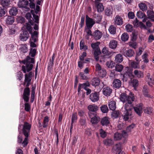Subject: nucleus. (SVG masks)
<instances>
[{"label": "nucleus", "instance_id": "f257e3e1", "mask_svg": "<svg viewBox=\"0 0 154 154\" xmlns=\"http://www.w3.org/2000/svg\"><path fill=\"white\" fill-rule=\"evenodd\" d=\"M22 62L23 64L25 65V66H22V71L24 73L29 72L32 70L33 67V64L35 63L34 58H31L28 56Z\"/></svg>", "mask_w": 154, "mask_h": 154}, {"label": "nucleus", "instance_id": "f03ea898", "mask_svg": "<svg viewBox=\"0 0 154 154\" xmlns=\"http://www.w3.org/2000/svg\"><path fill=\"white\" fill-rule=\"evenodd\" d=\"M31 125L28 122H25L23 126L22 131L25 137L22 143L23 146L24 147L26 146L28 143V137L29 136V133L30 132Z\"/></svg>", "mask_w": 154, "mask_h": 154}, {"label": "nucleus", "instance_id": "7ed1b4c3", "mask_svg": "<svg viewBox=\"0 0 154 154\" xmlns=\"http://www.w3.org/2000/svg\"><path fill=\"white\" fill-rule=\"evenodd\" d=\"M94 20L89 17L87 15L86 16V25L88 29H91L95 24Z\"/></svg>", "mask_w": 154, "mask_h": 154}, {"label": "nucleus", "instance_id": "20e7f679", "mask_svg": "<svg viewBox=\"0 0 154 154\" xmlns=\"http://www.w3.org/2000/svg\"><path fill=\"white\" fill-rule=\"evenodd\" d=\"M130 100L129 99V101L125 103V110L129 111H131V110L133 108L132 103L134 100V98H130Z\"/></svg>", "mask_w": 154, "mask_h": 154}, {"label": "nucleus", "instance_id": "39448f33", "mask_svg": "<svg viewBox=\"0 0 154 154\" xmlns=\"http://www.w3.org/2000/svg\"><path fill=\"white\" fill-rule=\"evenodd\" d=\"M134 94H131V95L128 96L125 93H122L120 96V99L121 101L123 103H126L129 101L130 98H134Z\"/></svg>", "mask_w": 154, "mask_h": 154}, {"label": "nucleus", "instance_id": "423d86ee", "mask_svg": "<svg viewBox=\"0 0 154 154\" xmlns=\"http://www.w3.org/2000/svg\"><path fill=\"white\" fill-rule=\"evenodd\" d=\"M29 37V34L26 30L22 31L19 35V38L22 41H26Z\"/></svg>", "mask_w": 154, "mask_h": 154}, {"label": "nucleus", "instance_id": "0eeeda50", "mask_svg": "<svg viewBox=\"0 0 154 154\" xmlns=\"http://www.w3.org/2000/svg\"><path fill=\"white\" fill-rule=\"evenodd\" d=\"M28 4L29 2L28 1L22 0L19 1L17 5L19 8H25L26 11H28L29 10V8L27 7Z\"/></svg>", "mask_w": 154, "mask_h": 154}, {"label": "nucleus", "instance_id": "6e6552de", "mask_svg": "<svg viewBox=\"0 0 154 154\" xmlns=\"http://www.w3.org/2000/svg\"><path fill=\"white\" fill-rule=\"evenodd\" d=\"M114 24L118 26H121L123 23V21L122 17L119 15L116 16L113 19Z\"/></svg>", "mask_w": 154, "mask_h": 154}, {"label": "nucleus", "instance_id": "1a4fd4ad", "mask_svg": "<svg viewBox=\"0 0 154 154\" xmlns=\"http://www.w3.org/2000/svg\"><path fill=\"white\" fill-rule=\"evenodd\" d=\"M142 105L139 103L134 106L133 108L135 112L139 116H140L142 113Z\"/></svg>", "mask_w": 154, "mask_h": 154}, {"label": "nucleus", "instance_id": "9d476101", "mask_svg": "<svg viewBox=\"0 0 154 154\" xmlns=\"http://www.w3.org/2000/svg\"><path fill=\"white\" fill-rule=\"evenodd\" d=\"M103 33L102 32L98 30L94 31L93 32V37L95 40H99L102 37Z\"/></svg>", "mask_w": 154, "mask_h": 154}, {"label": "nucleus", "instance_id": "9b49d317", "mask_svg": "<svg viewBox=\"0 0 154 154\" xmlns=\"http://www.w3.org/2000/svg\"><path fill=\"white\" fill-rule=\"evenodd\" d=\"M90 85V84L88 81L83 84H79L78 87V92H79L82 91V89H84L85 90L88 87H89Z\"/></svg>", "mask_w": 154, "mask_h": 154}, {"label": "nucleus", "instance_id": "f8f14e48", "mask_svg": "<svg viewBox=\"0 0 154 154\" xmlns=\"http://www.w3.org/2000/svg\"><path fill=\"white\" fill-rule=\"evenodd\" d=\"M90 99L92 102L97 101L99 99V94L97 92L92 93L90 95Z\"/></svg>", "mask_w": 154, "mask_h": 154}, {"label": "nucleus", "instance_id": "ddd939ff", "mask_svg": "<svg viewBox=\"0 0 154 154\" xmlns=\"http://www.w3.org/2000/svg\"><path fill=\"white\" fill-rule=\"evenodd\" d=\"M137 15L138 18H143L142 20L143 22H145L148 20V18L146 17V15L141 11H138L137 14Z\"/></svg>", "mask_w": 154, "mask_h": 154}, {"label": "nucleus", "instance_id": "4468645a", "mask_svg": "<svg viewBox=\"0 0 154 154\" xmlns=\"http://www.w3.org/2000/svg\"><path fill=\"white\" fill-rule=\"evenodd\" d=\"M122 85V82L118 79H114L112 82V86L114 88H119Z\"/></svg>", "mask_w": 154, "mask_h": 154}, {"label": "nucleus", "instance_id": "2eb2a0df", "mask_svg": "<svg viewBox=\"0 0 154 154\" xmlns=\"http://www.w3.org/2000/svg\"><path fill=\"white\" fill-rule=\"evenodd\" d=\"M31 35V38L30 40L33 41L34 42H36L38 40V32L37 31H34L30 33Z\"/></svg>", "mask_w": 154, "mask_h": 154}, {"label": "nucleus", "instance_id": "dca6fc26", "mask_svg": "<svg viewBox=\"0 0 154 154\" xmlns=\"http://www.w3.org/2000/svg\"><path fill=\"white\" fill-rule=\"evenodd\" d=\"M103 94L106 96H109L112 92V90L109 87H106L103 89Z\"/></svg>", "mask_w": 154, "mask_h": 154}, {"label": "nucleus", "instance_id": "f3484780", "mask_svg": "<svg viewBox=\"0 0 154 154\" xmlns=\"http://www.w3.org/2000/svg\"><path fill=\"white\" fill-rule=\"evenodd\" d=\"M146 79L149 85L151 87L154 85V80L152 76L150 73H148L146 75Z\"/></svg>", "mask_w": 154, "mask_h": 154}, {"label": "nucleus", "instance_id": "a211bd4d", "mask_svg": "<svg viewBox=\"0 0 154 154\" xmlns=\"http://www.w3.org/2000/svg\"><path fill=\"white\" fill-rule=\"evenodd\" d=\"M100 122L103 126H108L110 123L109 119L107 117H104L101 119Z\"/></svg>", "mask_w": 154, "mask_h": 154}, {"label": "nucleus", "instance_id": "6ab92c4d", "mask_svg": "<svg viewBox=\"0 0 154 154\" xmlns=\"http://www.w3.org/2000/svg\"><path fill=\"white\" fill-rule=\"evenodd\" d=\"M123 54L125 56L129 57L133 56L134 54V52L132 49L123 51Z\"/></svg>", "mask_w": 154, "mask_h": 154}, {"label": "nucleus", "instance_id": "aec40b11", "mask_svg": "<svg viewBox=\"0 0 154 154\" xmlns=\"http://www.w3.org/2000/svg\"><path fill=\"white\" fill-rule=\"evenodd\" d=\"M102 51V53L104 54V57L105 58H109V55L111 54V52L109 51L108 48L106 47L103 48Z\"/></svg>", "mask_w": 154, "mask_h": 154}, {"label": "nucleus", "instance_id": "412c9836", "mask_svg": "<svg viewBox=\"0 0 154 154\" xmlns=\"http://www.w3.org/2000/svg\"><path fill=\"white\" fill-rule=\"evenodd\" d=\"M132 115L131 111H127L125 110L122 115L123 119L125 121H127L129 117Z\"/></svg>", "mask_w": 154, "mask_h": 154}, {"label": "nucleus", "instance_id": "4be33fe9", "mask_svg": "<svg viewBox=\"0 0 154 154\" xmlns=\"http://www.w3.org/2000/svg\"><path fill=\"white\" fill-rule=\"evenodd\" d=\"M100 82L99 79L98 78L95 77L91 80L90 83L93 86L95 87L99 85Z\"/></svg>", "mask_w": 154, "mask_h": 154}, {"label": "nucleus", "instance_id": "5701e85b", "mask_svg": "<svg viewBox=\"0 0 154 154\" xmlns=\"http://www.w3.org/2000/svg\"><path fill=\"white\" fill-rule=\"evenodd\" d=\"M149 88L147 85H144L143 88L142 92L145 97H151V95L148 94Z\"/></svg>", "mask_w": 154, "mask_h": 154}, {"label": "nucleus", "instance_id": "b1692460", "mask_svg": "<svg viewBox=\"0 0 154 154\" xmlns=\"http://www.w3.org/2000/svg\"><path fill=\"white\" fill-rule=\"evenodd\" d=\"M23 125L20 124H19L18 127V130L19 132V134L17 137V142L19 143H22L23 141L22 137L20 135L21 133V131L20 128L21 127L23 126Z\"/></svg>", "mask_w": 154, "mask_h": 154}, {"label": "nucleus", "instance_id": "393cba45", "mask_svg": "<svg viewBox=\"0 0 154 154\" xmlns=\"http://www.w3.org/2000/svg\"><path fill=\"white\" fill-rule=\"evenodd\" d=\"M109 45L111 49H115L117 46V42L115 40H112L109 42Z\"/></svg>", "mask_w": 154, "mask_h": 154}, {"label": "nucleus", "instance_id": "a878e982", "mask_svg": "<svg viewBox=\"0 0 154 154\" xmlns=\"http://www.w3.org/2000/svg\"><path fill=\"white\" fill-rule=\"evenodd\" d=\"M125 73L131 79L133 78L134 75L132 74V69L128 67H126L125 68Z\"/></svg>", "mask_w": 154, "mask_h": 154}, {"label": "nucleus", "instance_id": "bb28decb", "mask_svg": "<svg viewBox=\"0 0 154 154\" xmlns=\"http://www.w3.org/2000/svg\"><path fill=\"white\" fill-rule=\"evenodd\" d=\"M88 109L90 111L94 112L98 110L99 107L97 105L93 104L89 105Z\"/></svg>", "mask_w": 154, "mask_h": 154}, {"label": "nucleus", "instance_id": "cd10ccee", "mask_svg": "<svg viewBox=\"0 0 154 154\" xmlns=\"http://www.w3.org/2000/svg\"><path fill=\"white\" fill-rule=\"evenodd\" d=\"M108 106L110 110H114L116 108V102L114 101H111L109 103Z\"/></svg>", "mask_w": 154, "mask_h": 154}, {"label": "nucleus", "instance_id": "c85d7f7f", "mask_svg": "<svg viewBox=\"0 0 154 154\" xmlns=\"http://www.w3.org/2000/svg\"><path fill=\"white\" fill-rule=\"evenodd\" d=\"M135 75L139 78H143V73L142 71L137 70H135L134 71Z\"/></svg>", "mask_w": 154, "mask_h": 154}, {"label": "nucleus", "instance_id": "c756f323", "mask_svg": "<svg viewBox=\"0 0 154 154\" xmlns=\"http://www.w3.org/2000/svg\"><path fill=\"white\" fill-rule=\"evenodd\" d=\"M9 13L11 15L16 16L18 13V10L16 7H12L9 10Z\"/></svg>", "mask_w": 154, "mask_h": 154}, {"label": "nucleus", "instance_id": "7c9ffc66", "mask_svg": "<svg viewBox=\"0 0 154 154\" xmlns=\"http://www.w3.org/2000/svg\"><path fill=\"white\" fill-rule=\"evenodd\" d=\"M24 29H25V30H27L30 33L32 32V28L31 25L29 23H26L23 26Z\"/></svg>", "mask_w": 154, "mask_h": 154}, {"label": "nucleus", "instance_id": "2f4dec72", "mask_svg": "<svg viewBox=\"0 0 154 154\" xmlns=\"http://www.w3.org/2000/svg\"><path fill=\"white\" fill-rule=\"evenodd\" d=\"M27 74H25V79H24V85L25 84V82H27L26 86L27 87H28L29 86L30 82L31 80V77H29L27 76Z\"/></svg>", "mask_w": 154, "mask_h": 154}, {"label": "nucleus", "instance_id": "473e14b6", "mask_svg": "<svg viewBox=\"0 0 154 154\" xmlns=\"http://www.w3.org/2000/svg\"><path fill=\"white\" fill-rule=\"evenodd\" d=\"M95 4L97 6V11L98 12H102L103 11V6L101 3L96 2H95Z\"/></svg>", "mask_w": 154, "mask_h": 154}, {"label": "nucleus", "instance_id": "72a5a7b5", "mask_svg": "<svg viewBox=\"0 0 154 154\" xmlns=\"http://www.w3.org/2000/svg\"><path fill=\"white\" fill-rule=\"evenodd\" d=\"M14 21V17L10 16H8L6 20L7 23L9 25L12 24Z\"/></svg>", "mask_w": 154, "mask_h": 154}, {"label": "nucleus", "instance_id": "f704fd0d", "mask_svg": "<svg viewBox=\"0 0 154 154\" xmlns=\"http://www.w3.org/2000/svg\"><path fill=\"white\" fill-rule=\"evenodd\" d=\"M123 60V57L120 54H117L115 57V61L117 63H120Z\"/></svg>", "mask_w": 154, "mask_h": 154}, {"label": "nucleus", "instance_id": "c9c22d12", "mask_svg": "<svg viewBox=\"0 0 154 154\" xmlns=\"http://www.w3.org/2000/svg\"><path fill=\"white\" fill-rule=\"evenodd\" d=\"M80 49L81 50L84 49L85 51L88 49V46L85 45V42L84 40H81L80 43Z\"/></svg>", "mask_w": 154, "mask_h": 154}, {"label": "nucleus", "instance_id": "e433bc0d", "mask_svg": "<svg viewBox=\"0 0 154 154\" xmlns=\"http://www.w3.org/2000/svg\"><path fill=\"white\" fill-rule=\"evenodd\" d=\"M94 55L96 61L99 60V55L100 54L101 52L100 49L94 50Z\"/></svg>", "mask_w": 154, "mask_h": 154}, {"label": "nucleus", "instance_id": "4c0bfd02", "mask_svg": "<svg viewBox=\"0 0 154 154\" xmlns=\"http://www.w3.org/2000/svg\"><path fill=\"white\" fill-rule=\"evenodd\" d=\"M1 4L3 7L7 8L10 4V0H2L1 1Z\"/></svg>", "mask_w": 154, "mask_h": 154}, {"label": "nucleus", "instance_id": "58836bf2", "mask_svg": "<svg viewBox=\"0 0 154 154\" xmlns=\"http://www.w3.org/2000/svg\"><path fill=\"white\" fill-rule=\"evenodd\" d=\"M103 142L105 145L109 146L112 144L113 141L110 139H106L103 140Z\"/></svg>", "mask_w": 154, "mask_h": 154}, {"label": "nucleus", "instance_id": "ea45409f", "mask_svg": "<svg viewBox=\"0 0 154 154\" xmlns=\"http://www.w3.org/2000/svg\"><path fill=\"white\" fill-rule=\"evenodd\" d=\"M100 44V42H97L91 44V46L94 50L99 49H100V48L99 46Z\"/></svg>", "mask_w": 154, "mask_h": 154}, {"label": "nucleus", "instance_id": "a19ab883", "mask_svg": "<svg viewBox=\"0 0 154 154\" xmlns=\"http://www.w3.org/2000/svg\"><path fill=\"white\" fill-rule=\"evenodd\" d=\"M106 71L103 68L102 69L98 72V75L100 77L103 78L106 76Z\"/></svg>", "mask_w": 154, "mask_h": 154}, {"label": "nucleus", "instance_id": "79ce46f5", "mask_svg": "<svg viewBox=\"0 0 154 154\" xmlns=\"http://www.w3.org/2000/svg\"><path fill=\"white\" fill-rule=\"evenodd\" d=\"M110 33L114 35L116 33V28L113 25H111L109 29Z\"/></svg>", "mask_w": 154, "mask_h": 154}, {"label": "nucleus", "instance_id": "37998d69", "mask_svg": "<svg viewBox=\"0 0 154 154\" xmlns=\"http://www.w3.org/2000/svg\"><path fill=\"white\" fill-rule=\"evenodd\" d=\"M100 120V118L96 116L94 118H92L91 120V123L93 124H95L97 123Z\"/></svg>", "mask_w": 154, "mask_h": 154}, {"label": "nucleus", "instance_id": "c03bdc74", "mask_svg": "<svg viewBox=\"0 0 154 154\" xmlns=\"http://www.w3.org/2000/svg\"><path fill=\"white\" fill-rule=\"evenodd\" d=\"M14 48L13 44H9L6 45V50L7 51L11 52L14 50Z\"/></svg>", "mask_w": 154, "mask_h": 154}, {"label": "nucleus", "instance_id": "a18cd8bd", "mask_svg": "<svg viewBox=\"0 0 154 154\" xmlns=\"http://www.w3.org/2000/svg\"><path fill=\"white\" fill-rule=\"evenodd\" d=\"M129 38V35L126 33H123L121 36V39L123 42L127 41Z\"/></svg>", "mask_w": 154, "mask_h": 154}, {"label": "nucleus", "instance_id": "49530a36", "mask_svg": "<svg viewBox=\"0 0 154 154\" xmlns=\"http://www.w3.org/2000/svg\"><path fill=\"white\" fill-rule=\"evenodd\" d=\"M102 112L104 113H107L108 111V109L106 105H102L100 107Z\"/></svg>", "mask_w": 154, "mask_h": 154}, {"label": "nucleus", "instance_id": "de8ad7c7", "mask_svg": "<svg viewBox=\"0 0 154 154\" xmlns=\"http://www.w3.org/2000/svg\"><path fill=\"white\" fill-rule=\"evenodd\" d=\"M105 14L106 16L110 17L112 14V9L107 8L105 10Z\"/></svg>", "mask_w": 154, "mask_h": 154}, {"label": "nucleus", "instance_id": "09e8293b", "mask_svg": "<svg viewBox=\"0 0 154 154\" xmlns=\"http://www.w3.org/2000/svg\"><path fill=\"white\" fill-rule=\"evenodd\" d=\"M122 137V134L116 132L115 134L114 135V139L115 140H120Z\"/></svg>", "mask_w": 154, "mask_h": 154}, {"label": "nucleus", "instance_id": "8fccbe9b", "mask_svg": "<svg viewBox=\"0 0 154 154\" xmlns=\"http://www.w3.org/2000/svg\"><path fill=\"white\" fill-rule=\"evenodd\" d=\"M115 150L117 151H122V145L120 143H117L116 144L115 146L114 147Z\"/></svg>", "mask_w": 154, "mask_h": 154}, {"label": "nucleus", "instance_id": "3c124183", "mask_svg": "<svg viewBox=\"0 0 154 154\" xmlns=\"http://www.w3.org/2000/svg\"><path fill=\"white\" fill-rule=\"evenodd\" d=\"M31 12L33 15L35 22L37 23H38L39 20V17L34 14L33 10H31Z\"/></svg>", "mask_w": 154, "mask_h": 154}, {"label": "nucleus", "instance_id": "603ef678", "mask_svg": "<svg viewBox=\"0 0 154 154\" xmlns=\"http://www.w3.org/2000/svg\"><path fill=\"white\" fill-rule=\"evenodd\" d=\"M49 121V117L48 116H46L44 118L43 120V127L46 128L48 124Z\"/></svg>", "mask_w": 154, "mask_h": 154}, {"label": "nucleus", "instance_id": "864d4df0", "mask_svg": "<svg viewBox=\"0 0 154 154\" xmlns=\"http://www.w3.org/2000/svg\"><path fill=\"white\" fill-rule=\"evenodd\" d=\"M78 117L77 113L76 112H75L73 113L72 116L71 122L73 123L76 122L77 119Z\"/></svg>", "mask_w": 154, "mask_h": 154}, {"label": "nucleus", "instance_id": "5fc2aeb1", "mask_svg": "<svg viewBox=\"0 0 154 154\" xmlns=\"http://www.w3.org/2000/svg\"><path fill=\"white\" fill-rule=\"evenodd\" d=\"M115 65V63L111 60L108 61L106 63V65L107 66L108 68H110L111 69L114 67Z\"/></svg>", "mask_w": 154, "mask_h": 154}, {"label": "nucleus", "instance_id": "6e6d98bb", "mask_svg": "<svg viewBox=\"0 0 154 154\" xmlns=\"http://www.w3.org/2000/svg\"><path fill=\"white\" fill-rule=\"evenodd\" d=\"M123 66L121 64H117L115 66V70L118 72H121L123 69Z\"/></svg>", "mask_w": 154, "mask_h": 154}, {"label": "nucleus", "instance_id": "4d7b16f0", "mask_svg": "<svg viewBox=\"0 0 154 154\" xmlns=\"http://www.w3.org/2000/svg\"><path fill=\"white\" fill-rule=\"evenodd\" d=\"M153 111L152 109V108L149 107H146L144 109V112L145 113L150 115L152 113Z\"/></svg>", "mask_w": 154, "mask_h": 154}, {"label": "nucleus", "instance_id": "13d9d810", "mask_svg": "<svg viewBox=\"0 0 154 154\" xmlns=\"http://www.w3.org/2000/svg\"><path fill=\"white\" fill-rule=\"evenodd\" d=\"M148 54L146 53L143 54L142 56V58L143 60V61L145 63H147L149 62V60L148 59Z\"/></svg>", "mask_w": 154, "mask_h": 154}, {"label": "nucleus", "instance_id": "bf43d9fd", "mask_svg": "<svg viewBox=\"0 0 154 154\" xmlns=\"http://www.w3.org/2000/svg\"><path fill=\"white\" fill-rule=\"evenodd\" d=\"M21 51L23 53H26L28 50V48L26 44H23L22 45L20 48Z\"/></svg>", "mask_w": 154, "mask_h": 154}, {"label": "nucleus", "instance_id": "052dcab7", "mask_svg": "<svg viewBox=\"0 0 154 154\" xmlns=\"http://www.w3.org/2000/svg\"><path fill=\"white\" fill-rule=\"evenodd\" d=\"M139 62H136L135 61H132L131 62V66L134 69L139 68Z\"/></svg>", "mask_w": 154, "mask_h": 154}, {"label": "nucleus", "instance_id": "680f3d73", "mask_svg": "<svg viewBox=\"0 0 154 154\" xmlns=\"http://www.w3.org/2000/svg\"><path fill=\"white\" fill-rule=\"evenodd\" d=\"M139 7L140 9L143 11H146L147 9V7L146 5L143 3H141L139 4Z\"/></svg>", "mask_w": 154, "mask_h": 154}, {"label": "nucleus", "instance_id": "e2e57ef3", "mask_svg": "<svg viewBox=\"0 0 154 154\" xmlns=\"http://www.w3.org/2000/svg\"><path fill=\"white\" fill-rule=\"evenodd\" d=\"M85 20V17L84 15H82L81 17V22L79 23L80 27L79 29L82 28L84 26Z\"/></svg>", "mask_w": 154, "mask_h": 154}, {"label": "nucleus", "instance_id": "0e129e2a", "mask_svg": "<svg viewBox=\"0 0 154 154\" xmlns=\"http://www.w3.org/2000/svg\"><path fill=\"white\" fill-rule=\"evenodd\" d=\"M125 29L128 32H131L133 30V28L131 25L128 24L126 26Z\"/></svg>", "mask_w": 154, "mask_h": 154}, {"label": "nucleus", "instance_id": "69168bd1", "mask_svg": "<svg viewBox=\"0 0 154 154\" xmlns=\"http://www.w3.org/2000/svg\"><path fill=\"white\" fill-rule=\"evenodd\" d=\"M36 50L35 49H31L30 51L29 55L32 57H34L35 55Z\"/></svg>", "mask_w": 154, "mask_h": 154}, {"label": "nucleus", "instance_id": "338daca9", "mask_svg": "<svg viewBox=\"0 0 154 154\" xmlns=\"http://www.w3.org/2000/svg\"><path fill=\"white\" fill-rule=\"evenodd\" d=\"M96 19V23H100L101 21L102 17L101 15H97L96 17H94Z\"/></svg>", "mask_w": 154, "mask_h": 154}, {"label": "nucleus", "instance_id": "774afa93", "mask_svg": "<svg viewBox=\"0 0 154 154\" xmlns=\"http://www.w3.org/2000/svg\"><path fill=\"white\" fill-rule=\"evenodd\" d=\"M140 22H139L137 18L133 21V23L134 27H137L140 26Z\"/></svg>", "mask_w": 154, "mask_h": 154}]
</instances>
